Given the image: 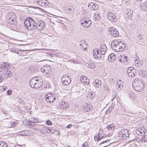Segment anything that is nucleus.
Masks as SVG:
<instances>
[{
  "label": "nucleus",
  "mask_w": 147,
  "mask_h": 147,
  "mask_svg": "<svg viewBox=\"0 0 147 147\" xmlns=\"http://www.w3.org/2000/svg\"><path fill=\"white\" fill-rule=\"evenodd\" d=\"M143 82L141 79L138 78L134 79L132 82V86L134 89L136 91L141 92L144 88V86Z\"/></svg>",
  "instance_id": "obj_1"
},
{
  "label": "nucleus",
  "mask_w": 147,
  "mask_h": 147,
  "mask_svg": "<svg viewBox=\"0 0 147 147\" xmlns=\"http://www.w3.org/2000/svg\"><path fill=\"white\" fill-rule=\"evenodd\" d=\"M36 20H34L31 17H28L24 22V25L27 27H30V29H35Z\"/></svg>",
  "instance_id": "obj_2"
},
{
  "label": "nucleus",
  "mask_w": 147,
  "mask_h": 147,
  "mask_svg": "<svg viewBox=\"0 0 147 147\" xmlns=\"http://www.w3.org/2000/svg\"><path fill=\"white\" fill-rule=\"evenodd\" d=\"M121 45H123V43L119 41L113 42L111 44V47L113 50L119 52L123 51V47Z\"/></svg>",
  "instance_id": "obj_3"
},
{
  "label": "nucleus",
  "mask_w": 147,
  "mask_h": 147,
  "mask_svg": "<svg viewBox=\"0 0 147 147\" xmlns=\"http://www.w3.org/2000/svg\"><path fill=\"white\" fill-rule=\"evenodd\" d=\"M107 48L105 45L102 44L100 45V49H95L93 51V55H105L107 51Z\"/></svg>",
  "instance_id": "obj_4"
},
{
  "label": "nucleus",
  "mask_w": 147,
  "mask_h": 147,
  "mask_svg": "<svg viewBox=\"0 0 147 147\" xmlns=\"http://www.w3.org/2000/svg\"><path fill=\"white\" fill-rule=\"evenodd\" d=\"M35 29L39 30H41L45 27V22L40 19H37Z\"/></svg>",
  "instance_id": "obj_5"
},
{
  "label": "nucleus",
  "mask_w": 147,
  "mask_h": 147,
  "mask_svg": "<svg viewBox=\"0 0 147 147\" xmlns=\"http://www.w3.org/2000/svg\"><path fill=\"white\" fill-rule=\"evenodd\" d=\"M80 25L85 28L89 27L91 24V21L87 18L86 17L84 18H82L80 22Z\"/></svg>",
  "instance_id": "obj_6"
},
{
  "label": "nucleus",
  "mask_w": 147,
  "mask_h": 147,
  "mask_svg": "<svg viewBox=\"0 0 147 147\" xmlns=\"http://www.w3.org/2000/svg\"><path fill=\"white\" fill-rule=\"evenodd\" d=\"M40 70L43 74H48L51 72V69L49 65H43L42 66H41Z\"/></svg>",
  "instance_id": "obj_7"
},
{
  "label": "nucleus",
  "mask_w": 147,
  "mask_h": 147,
  "mask_svg": "<svg viewBox=\"0 0 147 147\" xmlns=\"http://www.w3.org/2000/svg\"><path fill=\"white\" fill-rule=\"evenodd\" d=\"M61 80L63 84L65 85H68L71 82L70 78L67 75H63L62 77Z\"/></svg>",
  "instance_id": "obj_8"
},
{
  "label": "nucleus",
  "mask_w": 147,
  "mask_h": 147,
  "mask_svg": "<svg viewBox=\"0 0 147 147\" xmlns=\"http://www.w3.org/2000/svg\"><path fill=\"white\" fill-rule=\"evenodd\" d=\"M109 32L111 36L114 37H117L119 36V34L116 29L113 27H111L109 29Z\"/></svg>",
  "instance_id": "obj_9"
},
{
  "label": "nucleus",
  "mask_w": 147,
  "mask_h": 147,
  "mask_svg": "<svg viewBox=\"0 0 147 147\" xmlns=\"http://www.w3.org/2000/svg\"><path fill=\"white\" fill-rule=\"evenodd\" d=\"M45 98L47 102H53L56 99L54 94L49 93L45 96Z\"/></svg>",
  "instance_id": "obj_10"
},
{
  "label": "nucleus",
  "mask_w": 147,
  "mask_h": 147,
  "mask_svg": "<svg viewBox=\"0 0 147 147\" xmlns=\"http://www.w3.org/2000/svg\"><path fill=\"white\" fill-rule=\"evenodd\" d=\"M80 47L82 50L86 51L87 48H88V45L86 42L83 40H81Z\"/></svg>",
  "instance_id": "obj_11"
},
{
  "label": "nucleus",
  "mask_w": 147,
  "mask_h": 147,
  "mask_svg": "<svg viewBox=\"0 0 147 147\" xmlns=\"http://www.w3.org/2000/svg\"><path fill=\"white\" fill-rule=\"evenodd\" d=\"M35 81L32 80L31 82H29L30 85L32 88H34L36 89L39 88L41 87L42 83H40V82L35 83Z\"/></svg>",
  "instance_id": "obj_12"
},
{
  "label": "nucleus",
  "mask_w": 147,
  "mask_h": 147,
  "mask_svg": "<svg viewBox=\"0 0 147 147\" xmlns=\"http://www.w3.org/2000/svg\"><path fill=\"white\" fill-rule=\"evenodd\" d=\"M108 19L111 21L115 22L117 20L115 14L109 11L107 13Z\"/></svg>",
  "instance_id": "obj_13"
},
{
  "label": "nucleus",
  "mask_w": 147,
  "mask_h": 147,
  "mask_svg": "<svg viewBox=\"0 0 147 147\" xmlns=\"http://www.w3.org/2000/svg\"><path fill=\"white\" fill-rule=\"evenodd\" d=\"M36 3L42 7L45 6L49 4L48 1L46 0H36Z\"/></svg>",
  "instance_id": "obj_14"
},
{
  "label": "nucleus",
  "mask_w": 147,
  "mask_h": 147,
  "mask_svg": "<svg viewBox=\"0 0 147 147\" xmlns=\"http://www.w3.org/2000/svg\"><path fill=\"white\" fill-rule=\"evenodd\" d=\"M88 6L89 9L92 10H95L98 9L97 4L94 2H89Z\"/></svg>",
  "instance_id": "obj_15"
},
{
  "label": "nucleus",
  "mask_w": 147,
  "mask_h": 147,
  "mask_svg": "<svg viewBox=\"0 0 147 147\" xmlns=\"http://www.w3.org/2000/svg\"><path fill=\"white\" fill-rule=\"evenodd\" d=\"M120 133L121 136L124 137H128L129 134V131L126 129H121Z\"/></svg>",
  "instance_id": "obj_16"
},
{
  "label": "nucleus",
  "mask_w": 147,
  "mask_h": 147,
  "mask_svg": "<svg viewBox=\"0 0 147 147\" xmlns=\"http://www.w3.org/2000/svg\"><path fill=\"white\" fill-rule=\"evenodd\" d=\"M7 19V23L8 24H10L12 26L15 25L14 24L16 22V17H14V16H13V18L12 19L10 18Z\"/></svg>",
  "instance_id": "obj_17"
},
{
  "label": "nucleus",
  "mask_w": 147,
  "mask_h": 147,
  "mask_svg": "<svg viewBox=\"0 0 147 147\" xmlns=\"http://www.w3.org/2000/svg\"><path fill=\"white\" fill-rule=\"evenodd\" d=\"M139 7L142 10L147 11V2L141 3L139 5Z\"/></svg>",
  "instance_id": "obj_18"
},
{
  "label": "nucleus",
  "mask_w": 147,
  "mask_h": 147,
  "mask_svg": "<svg viewBox=\"0 0 147 147\" xmlns=\"http://www.w3.org/2000/svg\"><path fill=\"white\" fill-rule=\"evenodd\" d=\"M10 64L8 63L2 62L0 64V68H1L4 69L8 68L10 67Z\"/></svg>",
  "instance_id": "obj_19"
},
{
  "label": "nucleus",
  "mask_w": 147,
  "mask_h": 147,
  "mask_svg": "<svg viewBox=\"0 0 147 147\" xmlns=\"http://www.w3.org/2000/svg\"><path fill=\"white\" fill-rule=\"evenodd\" d=\"M66 13H68L69 15H71L74 12V8L71 6L70 7H67L66 9Z\"/></svg>",
  "instance_id": "obj_20"
},
{
  "label": "nucleus",
  "mask_w": 147,
  "mask_h": 147,
  "mask_svg": "<svg viewBox=\"0 0 147 147\" xmlns=\"http://www.w3.org/2000/svg\"><path fill=\"white\" fill-rule=\"evenodd\" d=\"M93 83L95 87L99 88L101 84V82L100 80L96 79L93 82Z\"/></svg>",
  "instance_id": "obj_21"
},
{
  "label": "nucleus",
  "mask_w": 147,
  "mask_h": 147,
  "mask_svg": "<svg viewBox=\"0 0 147 147\" xmlns=\"http://www.w3.org/2000/svg\"><path fill=\"white\" fill-rule=\"evenodd\" d=\"M105 137L106 136L104 134H103V136H101L98 134V135L94 137V139L95 141H99L102 138H105Z\"/></svg>",
  "instance_id": "obj_22"
},
{
  "label": "nucleus",
  "mask_w": 147,
  "mask_h": 147,
  "mask_svg": "<svg viewBox=\"0 0 147 147\" xmlns=\"http://www.w3.org/2000/svg\"><path fill=\"white\" fill-rule=\"evenodd\" d=\"M92 107H90V105H87L83 107L82 109L84 111L88 112L89 111L91 110Z\"/></svg>",
  "instance_id": "obj_23"
},
{
  "label": "nucleus",
  "mask_w": 147,
  "mask_h": 147,
  "mask_svg": "<svg viewBox=\"0 0 147 147\" xmlns=\"http://www.w3.org/2000/svg\"><path fill=\"white\" fill-rule=\"evenodd\" d=\"M75 89L76 91L79 93H81V94L82 93V91L84 89L82 88L79 85H77L76 86Z\"/></svg>",
  "instance_id": "obj_24"
},
{
  "label": "nucleus",
  "mask_w": 147,
  "mask_h": 147,
  "mask_svg": "<svg viewBox=\"0 0 147 147\" xmlns=\"http://www.w3.org/2000/svg\"><path fill=\"white\" fill-rule=\"evenodd\" d=\"M13 16H14V17H16V15L15 13L13 12H10L8 13L7 16V19H12Z\"/></svg>",
  "instance_id": "obj_25"
},
{
  "label": "nucleus",
  "mask_w": 147,
  "mask_h": 147,
  "mask_svg": "<svg viewBox=\"0 0 147 147\" xmlns=\"http://www.w3.org/2000/svg\"><path fill=\"white\" fill-rule=\"evenodd\" d=\"M127 92V94L130 98H134L135 97V94L134 93L132 92L130 90H129Z\"/></svg>",
  "instance_id": "obj_26"
},
{
  "label": "nucleus",
  "mask_w": 147,
  "mask_h": 147,
  "mask_svg": "<svg viewBox=\"0 0 147 147\" xmlns=\"http://www.w3.org/2000/svg\"><path fill=\"white\" fill-rule=\"evenodd\" d=\"M94 18L96 20H98L100 19L101 16L99 13H96L94 15Z\"/></svg>",
  "instance_id": "obj_27"
},
{
  "label": "nucleus",
  "mask_w": 147,
  "mask_h": 147,
  "mask_svg": "<svg viewBox=\"0 0 147 147\" xmlns=\"http://www.w3.org/2000/svg\"><path fill=\"white\" fill-rule=\"evenodd\" d=\"M116 56H108V59L111 62L113 61L116 58Z\"/></svg>",
  "instance_id": "obj_28"
},
{
  "label": "nucleus",
  "mask_w": 147,
  "mask_h": 147,
  "mask_svg": "<svg viewBox=\"0 0 147 147\" xmlns=\"http://www.w3.org/2000/svg\"><path fill=\"white\" fill-rule=\"evenodd\" d=\"M133 11L131 10H129L127 13V17L128 19H130L132 16Z\"/></svg>",
  "instance_id": "obj_29"
},
{
  "label": "nucleus",
  "mask_w": 147,
  "mask_h": 147,
  "mask_svg": "<svg viewBox=\"0 0 147 147\" xmlns=\"http://www.w3.org/2000/svg\"><path fill=\"white\" fill-rule=\"evenodd\" d=\"M127 74L129 77L133 78L135 77L136 72L135 71H132L130 72H127Z\"/></svg>",
  "instance_id": "obj_30"
},
{
  "label": "nucleus",
  "mask_w": 147,
  "mask_h": 147,
  "mask_svg": "<svg viewBox=\"0 0 147 147\" xmlns=\"http://www.w3.org/2000/svg\"><path fill=\"white\" fill-rule=\"evenodd\" d=\"M12 75V73H11L9 70H7L5 73V76L6 78H9L11 77Z\"/></svg>",
  "instance_id": "obj_31"
},
{
  "label": "nucleus",
  "mask_w": 147,
  "mask_h": 147,
  "mask_svg": "<svg viewBox=\"0 0 147 147\" xmlns=\"http://www.w3.org/2000/svg\"><path fill=\"white\" fill-rule=\"evenodd\" d=\"M67 105V103H66L65 102H61V104L60 105V106L62 108H65V109L67 108V107L68 106Z\"/></svg>",
  "instance_id": "obj_32"
},
{
  "label": "nucleus",
  "mask_w": 147,
  "mask_h": 147,
  "mask_svg": "<svg viewBox=\"0 0 147 147\" xmlns=\"http://www.w3.org/2000/svg\"><path fill=\"white\" fill-rule=\"evenodd\" d=\"M32 7L34 9H36L37 11L39 13H40L41 12H44V10L43 9L38 7H35L33 6Z\"/></svg>",
  "instance_id": "obj_33"
},
{
  "label": "nucleus",
  "mask_w": 147,
  "mask_h": 147,
  "mask_svg": "<svg viewBox=\"0 0 147 147\" xmlns=\"http://www.w3.org/2000/svg\"><path fill=\"white\" fill-rule=\"evenodd\" d=\"M34 78H36V79L38 81V82H39L40 83H42L43 80L41 76H36Z\"/></svg>",
  "instance_id": "obj_34"
},
{
  "label": "nucleus",
  "mask_w": 147,
  "mask_h": 147,
  "mask_svg": "<svg viewBox=\"0 0 147 147\" xmlns=\"http://www.w3.org/2000/svg\"><path fill=\"white\" fill-rule=\"evenodd\" d=\"M0 147H7V145L5 142L0 141Z\"/></svg>",
  "instance_id": "obj_35"
},
{
  "label": "nucleus",
  "mask_w": 147,
  "mask_h": 147,
  "mask_svg": "<svg viewBox=\"0 0 147 147\" xmlns=\"http://www.w3.org/2000/svg\"><path fill=\"white\" fill-rule=\"evenodd\" d=\"M30 121L32 122L35 123L38 122V120L37 118L34 117L33 118H31Z\"/></svg>",
  "instance_id": "obj_36"
},
{
  "label": "nucleus",
  "mask_w": 147,
  "mask_h": 147,
  "mask_svg": "<svg viewBox=\"0 0 147 147\" xmlns=\"http://www.w3.org/2000/svg\"><path fill=\"white\" fill-rule=\"evenodd\" d=\"M135 70L134 69V68L132 67H129L128 68L127 72H131L132 71H135Z\"/></svg>",
  "instance_id": "obj_37"
},
{
  "label": "nucleus",
  "mask_w": 147,
  "mask_h": 147,
  "mask_svg": "<svg viewBox=\"0 0 147 147\" xmlns=\"http://www.w3.org/2000/svg\"><path fill=\"white\" fill-rule=\"evenodd\" d=\"M142 129H137L136 130V134H137L138 135H142Z\"/></svg>",
  "instance_id": "obj_38"
},
{
  "label": "nucleus",
  "mask_w": 147,
  "mask_h": 147,
  "mask_svg": "<svg viewBox=\"0 0 147 147\" xmlns=\"http://www.w3.org/2000/svg\"><path fill=\"white\" fill-rule=\"evenodd\" d=\"M124 56V59L123 58H122V57H121V58L119 59V60L122 63L123 62H125L127 59V56Z\"/></svg>",
  "instance_id": "obj_39"
},
{
  "label": "nucleus",
  "mask_w": 147,
  "mask_h": 147,
  "mask_svg": "<svg viewBox=\"0 0 147 147\" xmlns=\"http://www.w3.org/2000/svg\"><path fill=\"white\" fill-rule=\"evenodd\" d=\"M40 131L45 133V132H48V129L46 128L45 127H43L42 129L40 130Z\"/></svg>",
  "instance_id": "obj_40"
},
{
  "label": "nucleus",
  "mask_w": 147,
  "mask_h": 147,
  "mask_svg": "<svg viewBox=\"0 0 147 147\" xmlns=\"http://www.w3.org/2000/svg\"><path fill=\"white\" fill-rule=\"evenodd\" d=\"M117 85H118L117 87V89L118 90H120L121 89V88H122L123 87V83H122L121 84L120 83V84Z\"/></svg>",
  "instance_id": "obj_41"
},
{
  "label": "nucleus",
  "mask_w": 147,
  "mask_h": 147,
  "mask_svg": "<svg viewBox=\"0 0 147 147\" xmlns=\"http://www.w3.org/2000/svg\"><path fill=\"white\" fill-rule=\"evenodd\" d=\"M89 67L93 69L95 67V65L94 63H90L88 65Z\"/></svg>",
  "instance_id": "obj_42"
},
{
  "label": "nucleus",
  "mask_w": 147,
  "mask_h": 147,
  "mask_svg": "<svg viewBox=\"0 0 147 147\" xmlns=\"http://www.w3.org/2000/svg\"><path fill=\"white\" fill-rule=\"evenodd\" d=\"M112 107H111V108L109 107L108 109H107L106 111V114H107L108 113H110L112 110Z\"/></svg>",
  "instance_id": "obj_43"
},
{
  "label": "nucleus",
  "mask_w": 147,
  "mask_h": 147,
  "mask_svg": "<svg viewBox=\"0 0 147 147\" xmlns=\"http://www.w3.org/2000/svg\"><path fill=\"white\" fill-rule=\"evenodd\" d=\"M104 89L107 92H109V87L107 85H104Z\"/></svg>",
  "instance_id": "obj_44"
},
{
  "label": "nucleus",
  "mask_w": 147,
  "mask_h": 147,
  "mask_svg": "<svg viewBox=\"0 0 147 147\" xmlns=\"http://www.w3.org/2000/svg\"><path fill=\"white\" fill-rule=\"evenodd\" d=\"M137 37L139 40L142 39H143V35L141 34H138L137 36Z\"/></svg>",
  "instance_id": "obj_45"
},
{
  "label": "nucleus",
  "mask_w": 147,
  "mask_h": 147,
  "mask_svg": "<svg viewBox=\"0 0 147 147\" xmlns=\"http://www.w3.org/2000/svg\"><path fill=\"white\" fill-rule=\"evenodd\" d=\"M49 131L51 133H53L54 132V129H48V131Z\"/></svg>",
  "instance_id": "obj_46"
},
{
  "label": "nucleus",
  "mask_w": 147,
  "mask_h": 147,
  "mask_svg": "<svg viewBox=\"0 0 147 147\" xmlns=\"http://www.w3.org/2000/svg\"><path fill=\"white\" fill-rule=\"evenodd\" d=\"M46 124L48 125H51L53 123L51 122V121L49 120H48L46 121Z\"/></svg>",
  "instance_id": "obj_47"
},
{
  "label": "nucleus",
  "mask_w": 147,
  "mask_h": 147,
  "mask_svg": "<svg viewBox=\"0 0 147 147\" xmlns=\"http://www.w3.org/2000/svg\"><path fill=\"white\" fill-rule=\"evenodd\" d=\"M82 147H88V142H86L84 143L83 145L82 146Z\"/></svg>",
  "instance_id": "obj_48"
},
{
  "label": "nucleus",
  "mask_w": 147,
  "mask_h": 147,
  "mask_svg": "<svg viewBox=\"0 0 147 147\" xmlns=\"http://www.w3.org/2000/svg\"><path fill=\"white\" fill-rule=\"evenodd\" d=\"M87 78V77L85 76H83L82 77H81L80 78V79L82 80V79L83 80H84V81H83L82 82H84V80H86Z\"/></svg>",
  "instance_id": "obj_49"
},
{
  "label": "nucleus",
  "mask_w": 147,
  "mask_h": 147,
  "mask_svg": "<svg viewBox=\"0 0 147 147\" xmlns=\"http://www.w3.org/2000/svg\"><path fill=\"white\" fill-rule=\"evenodd\" d=\"M142 140L144 141L145 142V141H147V135H145L143 137V138H142Z\"/></svg>",
  "instance_id": "obj_50"
},
{
  "label": "nucleus",
  "mask_w": 147,
  "mask_h": 147,
  "mask_svg": "<svg viewBox=\"0 0 147 147\" xmlns=\"http://www.w3.org/2000/svg\"><path fill=\"white\" fill-rule=\"evenodd\" d=\"M129 147H137V145L136 144H131Z\"/></svg>",
  "instance_id": "obj_51"
},
{
  "label": "nucleus",
  "mask_w": 147,
  "mask_h": 147,
  "mask_svg": "<svg viewBox=\"0 0 147 147\" xmlns=\"http://www.w3.org/2000/svg\"><path fill=\"white\" fill-rule=\"evenodd\" d=\"M122 83H123V82L121 80H117V82H116V84H117V85H118L119 84H121ZM116 85H117V84H116Z\"/></svg>",
  "instance_id": "obj_52"
},
{
  "label": "nucleus",
  "mask_w": 147,
  "mask_h": 147,
  "mask_svg": "<svg viewBox=\"0 0 147 147\" xmlns=\"http://www.w3.org/2000/svg\"><path fill=\"white\" fill-rule=\"evenodd\" d=\"M35 80V83H38L37 82H38V81L36 79V78H32L30 80V82H31V80Z\"/></svg>",
  "instance_id": "obj_53"
},
{
  "label": "nucleus",
  "mask_w": 147,
  "mask_h": 147,
  "mask_svg": "<svg viewBox=\"0 0 147 147\" xmlns=\"http://www.w3.org/2000/svg\"><path fill=\"white\" fill-rule=\"evenodd\" d=\"M107 128L109 130H111L112 128H113V127H111L110 125H108Z\"/></svg>",
  "instance_id": "obj_54"
},
{
  "label": "nucleus",
  "mask_w": 147,
  "mask_h": 147,
  "mask_svg": "<svg viewBox=\"0 0 147 147\" xmlns=\"http://www.w3.org/2000/svg\"><path fill=\"white\" fill-rule=\"evenodd\" d=\"M12 91L11 90H9L7 92V94L8 95H10L11 94Z\"/></svg>",
  "instance_id": "obj_55"
},
{
  "label": "nucleus",
  "mask_w": 147,
  "mask_h": 147,
  "mask_svg": "<svg viewBox=\"0 0 147 147\" xmlns=\"http://www.w3.org/2000/svg\"><path fill=\"white\" fill-rule=\"evenodd\" d=\"M109 140H105L101 142V143H100V144H102L105 143H107V142H109Z\"/></svg>",
  "instance_id": "obj_56"
},
{
  "label": "nucleus",
  "mask_w": 147,
  "mask_h": 147,
  "mask_svg": "<svg viewBox=\"0 0 147 147\" xmlns=\"http://www.w3.org/2000/svg\"><path fill=\"white\" fill-rule=\"evenodd\" d=\"M72 126V125L71 124H69L66 126L67 128H71Z\"/></svg>",
  "instance_id": "obj_57"
},
{
  "label": "nucleus",
  "mask_w": 147,
  "mask_h": 147,
  "mask_svg": "<svg viewBox=\"0 0 147 147\" xmlns=\"http://www.w3.org/2000/svg\"><path fill=\"white\" fill-rule=\"evenodd\" d=\"M94 56L95 59H98V57H99V58H101L100 56Z\"/></svg>",
  "instance_id": "obj_58"
},
{
  "label": "nucleus",
  "mask_w": 147,
  "mask_h": 147,
  "mask_svg": "<svg viewBox=\"0 0 147 147\" xmlns=\"http://www.w3.org/2000/svg\"><path fill=\"white\" fill-rule=\"evenodd\" d=\"M10 51L11 52H13V51H15V53H18V51L16 52V51L15 50H13V49H11Z\"/></svg>",
  "instance_id": "obj_59"
},
{
  "label": "nucleus",
  "mask_w": 147,
  "mask_h": 147,
  "mask_svg": "<svg viewBox=\"0 0 147 147\" xmlns=\"http://www.w3.org/2000/svg\"><path fill=\"white\" fill-rule=\"evenodd\" d=\"M135 60V63H136L137 64H138V61L137 60V59L136 60Z\"/></svg>",
  "instance_id": "obj_60"
},
{
  "label": "nucleus",
  "mask_w": 147,
  "mask_h": 147,
  "mask_svg": "<svg viewBox=\"0 0 147 147\" xmlns=\"http://www.w3.org/2000/svg\"><path fill=\"white\" fill-rule=\"evenodd\" d=\"M143 132L144 134H145V133L146 132V129H144V130L143 131Z\"/></svg>",
  "instance_id": "obj_61"
},
{
  "label": "nucleus",
  "mask_w": 147,
  "mask_h": 147,
  "mask_svg": "<svg viewBox=\"0 0 147 147\" xmlns=\"http://www.w3.org/2000/svg\"><path fill=\"white\" fill-rule=\"evenodd\" d=\"M15 147H22L21 146L19 145H16L15 146Z\"/></svg>",
  "instance_id": "obj_62"
},
{
  "label": "nucleus",
  "mask_w": 147,
  "mask_h": 147,
  "mask_svg": "<svg viewBox=\"0 0 147 147\" xmlns=\"http://www.w3.org/2000/svg\"><path fill=\"white\" fill-rule=\"evenodd\" d=\"M113 79H112L111 80V79L110 80V82L111 83H113Z\"/></svg>",
  "instance_id": "obj_63"
},
{
  "label": "nucleus",
  "mask_w": 147,
  "mask_h": 147,
  "mask_svg": "<svg viewBox=\"0 0 147 147\" xmlns=\"http://www.w3.org/2000/svg\"><path fill=\"white\" fill-rule=\"evenodd\" d=\"M135 0L137 1H142V0Z\"/></svg>",
  "instance_id": "obj_64"
}]
</instances>
